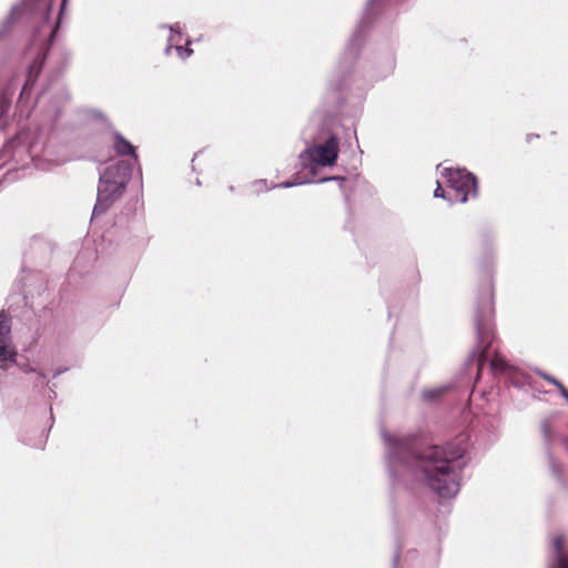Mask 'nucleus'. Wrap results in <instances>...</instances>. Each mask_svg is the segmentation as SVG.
Instances as JSON below:
<instances>
[{
	"mask_svg": "<svg viewBox=\"0 0 568 568\" xmlns=\"http://www.w3.org/2000/svg\"><path fill=\"white\" fill-rule=\"evenodd\" d=\"M414 454L418 468L434 491L444 498H450L458 493L459 471L463 467L458 462L465 454L460 443L432 445Z\"/></svg>",
	"mask_w": 568,
	"mask_h": 568,
	"instance_id": "obj_1",
	"label": "nucleus"
},
{
	"mask_svg": "<svg viewBox=\"0 0 568 568\" xmlns=\"http://www.w3.org/2000/svg\"><path fill=\"white\" fill-rule=\"evenodd\" d=\"M132 174V164L125 160L110 163L101 173L97 202L92 215L105 213L123 194Z\"/></svg>",
	"mask_w": 568,
	"mask_h": 568,
	"instance_id": "obj_2",
	"label": "nucleus"
},
{
	"mask_svg": "<svg viewBox=\"0 0 568 568\" xmlns=\"http://www.w3.org/2000/svg\"><path fill=\"white\" fill-rule=\"evenodd\" d=\"M446 176L449 187L455 192L454 197L449 196L448 200H458L465 203L469 195L477 194V179L474 174L465 170H446Z\"/></svg>",
	"mask_w": 568,
	"mask_h": 568,
	"instance_id": "obj_3",
	"label": "nucleus"
},
{
	"mask_svg": "<svg viewBox=\"0 0 568 568\" xmlns=\"http://www.w3.org/2000/svg\"><path fill=\"white\" fill-rule=\"evenodd\" d=\"M338 152V139L334 134H331L325 143L307 149L311 161L322 166L334 165L337 161Z\"/></svg>",
	"mask_w": 568,
	"mask_h": 568,
	"instance_id": "obj_4",
	"label": "nucleus"
},
{
	"mask_svg": "<svg viewBox=\"0 0 568 568\" xmlns=\"http://www.w3.org/2000/svg\"><path fill=\"white\" fill-rule=\"evenodd\" d=\"M10 326L9 322H0V367L7 369L9 364L16 362L17 353L9 344Z\"/></svg>",
	"mask_w": 568,
	"mask_h": 568,
	"instance_id": "obj_5",
	"label": "nucleus"
},
{
	"mask_svg": "<svg viewBox=\"0 0 568 568\" xmlns=\"http://www.w3.org/2000/svg\"><path fill=\"white\" fill-rule=\"evenodd\" d=\"M478 332V348L480 349L478 355V369L480 371L487 359V353L493 344L495 334L491 327H487L484 322H479L477 326Z\"/></svg>",
	"mask_w": 568,
	"mask_h": 568,
	"instance_id": "obj_6",
	"label": "nucleus"
},
{
	"mask_svg": "<svg viewBox=\"0 0 568 568\" xmlns=\"http://www.w3.org/2000/svg\"><path fill=\"white\" fill-rule=\"evenodd\" d=\"M38 0H26V6L27 7H30L32 9H37V2ZM44 3H43V9H44V19L48 20V17H49V13H50V10H51V6H52V2L54 0H49V1H45L43 0ZM68 3V0H61V3H60V11H59V17H58V21L57 23L54 24V27L50 30V33H49V41H52L54 36H55V32L59 28V24H60V20H61V17L64 12V9H65V6Z\"/></svg>",
	"mask_w": 568,
	"mask_h": 568,
	"instance_id": "obj_7",
	"label": "nucleus"
},
{
	"mask_svg": "<svg viewBox=\"0 0 568 568\" xmlns=\"http://www.w3.org/2000/svg\"><path fill=\"white\" fill-rule=\"evenodd\" d=\"M113 148L119 155H130L138 160L135 148L119 132L113 134Z\"/></svg>",
	"mask_w": 568,
	"mask_h": 568,
	"instance_id": "obj_8",
	"label": "nucleus"
},
{
	"mask_svg": "<svg viewBox=\"0 0 568 568\" xmlns=\"http://www.w3.org/2000/svg\"><path fill=\"white\" fill-rule=\"evenodd\" d=\"M493 295H494L493 284L490 281H487L484 285L483 301H484L485 307L488 310H491V307H493Z\"/></svg>",
	"mask_w": 568,
	"mask_h": 568,
	"instance_id": "obj_9",
	"label": "nucleus"
},
{
	"mask_svg": "<svg viewBox=\"0 0 568 568\" xmlns=\"http://www.w3.org/2000/svg\"><path fill=\"white\" fill-rule=\"evenodd\" d=\"M537 374L542 379L547 381L548 383H550V384L555 385L557 388H559L565 396H568V392H567V389L565 388V386L562 385V383L560 381H558L554 376L548 375L547 373L541 372V371H538Z\"/></svg>",
	"mask_w": 568,
	"mask_h": 568,
	"instance_id": "obj_10",
	"label": "nucleus"
},
{
	"mask_svg": "<svg viewBox=\"0 0 568 568\" xmlns=\"http://www.w3.org/2000/svg\"><path fill=\"white\" fill-rule=\"evenodd\" d=\"M490 366H491L493 371L501 372L505 369L506 363L500 356L495 355L490 361Z\"/></svg>",
	"mask_w": 568,
	"mask_h": 568,
	"instance_id": "obj_11",
	"label": "nucleus"
},
{
	"mask_svg": "<svg viewBox=\"0 0 568 568\" xmlns=\"http://www.w3.org/2000/svg\"><path fill=\"white\" fill-rule=\"evenodd\" d=\"M175 50L178 51V54L183 59L190 57L193 53V50L191 48H189L187 45L186 47L176 45Z\"/></svg>",
	"mask_w": 568,
	"mask_h": 568,
	"instance_id": "obj_12",
	"label": "nucleus"
},
{
	"mask_svg": "<svg viewBox=\"0 0 568 568\" xmlns=\"http://www.w3.org/2000/svg\"><path fill=\"white\" fill-rule=\"evenodd\" d=\"M434 196L435 197H443V199H446V194H445V191L443 190L442 185L439 182H437V187L435 189L434 191Z\"/></svg>",
	"mask_w": 568,
	"mask_h": 568,
	"instance_id": "obj_13",
	"label": "nucleus"
},
{
	"mask_svg": "<svg viewBox=\"0 0 568 568\" xmlns=\"http://www.w3.org/2000/svg\"><path fill=\"white\" fill-rule=\"evenodd\" d=\"M42 63H43V59L39 62V65H37L38 61H36L34 64L30 67L29 73L31 74L36 70V75H37L40 72Z\"/></svg>",
	"mask_w": 568,
	"mask_h": 568,
	"instance_id": "obj_14",
	"label": "nucleus"
},
{
	"mask_svg": "<svg viewBox=\"0 0 568 568\" xmlns=\"http://www.w3.org/2000/svg\"><path fill=\"white\" fill-rule=\"evenodd\" d=\"M439 394H440V390H429V392H425L424 396L426 398L430 399V398L438 396Z\"/></svg>",
	"mask_w": 568,
	"mask_h": 568,
	"instance_id": "obj_15",
	"label": "nucleus"
},
{
	"mask_svg": "<svg viewBox=\"0 0 568 568\" xmlns=\"http://www.w3.org/2000/svg\"><path fill=\"white\" fill-rule=\"evenodd\" d=\"M561 568H568V561L562 560L561 561Z\"/></svg>",
	"mask_w": 568,
	"mask_h": 568,
	"instance_id": "obj_16",
	"label": "nucleus"
},
{
	"mask_svg": "<svg viewBox=\"0 0 568 568\" xmlns=\"http://www.w3.org/2000/svg\"><path fill=\"white\" fill-rule=\"evenodd\" d=\"M0 320H6V318H4V312H3V311L0 313Z\"/></svg>",
	"mask_w": 568,
	"mask_h": 568,
	"instance_id": "obj_17",
	"label": "nucleus"
},
{
	"mask_svg": "<svg viewBox=\"0 0 568 568\" xmlns=\"http://www.w3.org/2000/svg\"><path fill=\"white\" fill-rule=\"evenodd\" d=\"M335 178H326L324 181L334 180Z\"/></svg>",
	"mask_w": 568,
	"mask_h": 568,
	"instance_id": "obj_18",
	"label": "nucleus"
}]
</instances>
